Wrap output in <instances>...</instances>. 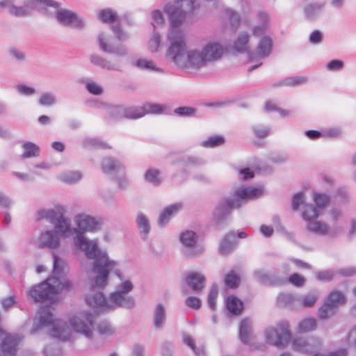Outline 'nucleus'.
<instances>
[{"mask_svg":"<svg viewBox=\"0 0 356 356\" xmlns=\"http://www.w3.org/2000/svg\"><path fill=\"white\" fill-rule=\"evenodd\" d=\"M74 221L76 228L72 229L76 234L74 243L76 246L85 252L86 257L92 259V269L96 274L90 280V289H104L108 284V274L112 270L115 260L110 259L106 250H102L95 241H88L85 236L86 232L97 229L99 222L94 217L86 214H79L75 216Z\"/></svg>","mask_w":356,"mask_h":356,"instance_id":"nucleus-1","label":"nucleus"},{"mask_svg":"<svg viewBox=\"0 0 356 356\" xmlns=\"http://www.w3.org/2000/svg\"><path fill=\"white\" fill-rule=\"evenodd\" d=\"M185 6L188 10L193 11L195 8V0H176L173 3H168L164 7L170 26L168 33L170 44L166 56L181 67L185 66L184 52L186 48L184 31L179 28L186 19Z\"/></svg>","mask_w":356,"mask_h":356,"instance_id":"nucleus-2","label":"nucleus"},{"mask_svg":"<svg viewBox=\"0 0 356 356\" xmlns=\"http://www.w3.org/2000/svg\"><path fill=\"white\" fill-rule=\"evenodd\" d=\"M72 289V284L70 280L62 282L58 277H49L33 286L28 291V296L35 302L51 305L58 301V295L61 291H70Z\"/></svg>","mask_w":356,"mask_h":356,"instance_id":"nucleus-3","label":"nucleus"},{"mask_svg":"<svg viewBox=\"0 0 356 356\" xmlns=\"http://www.w3.org/2000/svg\"><path fill=\"white\" fill-rule=\"evenodd\" d=\"M56 209H42L37 212V220L46 219L54 225V230L60 236L65 237L74 234L69 220L65 217V207L60 204L56 206Z\"/></svg>","mask_w":356,"mask_h":356,"instance_id":"nucleus-4","label":"nucleus"},{"mask_svg":"<svg viewBox=\"0 0 356 356\" xmlns=\"http://www.w3.org/2000/svg\"><path fill=\"white\" fill-rule=\"evenodd\" d=\"M56 9V12H51L47 8H44L42 9V13L48 17L54 18L58 24L62 26L70 27L79 31L86 28L84 18L76 12L61 8L60 6Z\"/></svg>","mask_w":356,"mask_h":356,"instance_id":"nucleus-5","label":"nucleus"},{"mask_svg":"<svg viewBox=\"0 0 356 356\" xmlns=\"http://www.w3.org/2000/svg\"><path fill=\"white\" fill-rule=\"evenodd\" d=\"M53 316V312L49 305L41 307L40 309L39 321L36 325H33L31 332L33 334L44 326H51L55 337L63 341H67L69 337L65 328L60 325V321L54 320Z\"/></svg>","mask_w":356,"mask_h":356,"instance_id":"nucleus-6","label":"nucleus"},{"mask_svg":"<svg viewBox=\"0 0 356 356\" xmlns=\"http://www.w3.org/2000/svg\"><path fill=\"white\" fill-rule=\"evenodd\" d=\"M292 337L289 330V324L286 321L277 323V327H268L265 330L266 341L270 345L277 347H284Z\"/></svg>","mask_w":356,"mask_h":356,"instance_id":"nucleus-7","label":"nucleus"},{"mask_svg":"<svg viewBox=\"0 0 356 356\" xmlns=\"http://www.w3.org/2000/svg\"><path fill=\"white\" fill-rule=\"evenodd\" d=\"M237 209L229 197L221 198L212 211V223L218 229L224 228L232 210Z\"/></svg>","mask_w":356,"mask_h":356,"instance_id":"nucleus-8","label":"nucleus"},{"mask_svg":"<svg viewBox=\"0 0 356 356\" xmlns=\"http://www.w3.org/2000/svg\"><path fill=\"white\" fill-rule=\"evenodd\" d=\"M181 243L189 249L184 251V254L187 258H193L204 252V248L202 245H196L197 241V234L191 230L182 232L179 236Z\"/></svg>","mask_w":356,"mask_h":356,"instance_id":"nucleus-9","label":"nucleus"},{"mask_svg":"<svg viewBox=\"0 0 356 356\" xmlns=\"http://www.w3.org/2000/svg\"><path fill=\"white\" fill-rule=\"evenodd\" d=\"M264 190L261 187H245L234 191L233 201L235 207L239 209L248 200H254L262 195Z\"/></svg>","mask_w":356,"mask_h":356,"instance_id":"nucleus-10","label":"nucleus"},{"mask_svg":"<svg viewBox=\"0 0 356 356\" xmlns=\"http://www.w3.org/2000/svg\"><path fill=\"white\" fill-rule=\"evenodd\" d=\"M273 48L272 38L268 35H263L259 41L256 51L249 50L247 51V55L250 60H255L257 58L264 59L270 55Z\"/></svg>","mask_w":356,"mask_h":356,"instance_id":"nucleus-11","label":"nucleus"},{"mask_svg":"<svg viewBox=\"0 0 356 356\" xmlns=\"http://www.w3.org/2000/svg\"><path fill=\"white\" fill-rule=\"evenodd\" d=\"M94 316L90 312L84 314V319L79 316H73L70 318V323L73 330L79 333L84 334L87 337H91Z\"/></svg>","mask_w":356,"mask_h":356,"instance_id":"nucleus-12","label":"nucleus"},{"mask_svg":"<svg viewBox=\"0 0 356 356\" xmlns=\"http://www.w3.org/2000/svg\"><path fill=\"white\" fill-rule=\"evenodd\" d=\"M145 115L144 106L124 108L120 106H114L110 110V115L115 119H138Z\"/></svg>","mask_w":356,"mask_h":356,"instance_id":"nucleus-13","label":"nucleus"},{"mask_svg":"<svg viewBox=\"0 0 356 356\" xmlns=\"http://www.w3.org/2000/svg\"><path fill=\"white\" fill-rule=\"evenodd\" d=\"M97 42L100 49L104 53L113 54L118 57H124L128 55L129 51L126 45L107 42L104 33H100L98 35Z\"/></svg>","mask_w":356,"mask_h":356,"instance_id":"nucleus-14","label":"nucleus"},{"mask_svg":"<svg viewBox=\"0 0 356 356\" xmlns=\"http://www.w3.org/2000/svg\"><path fill=\"white\" fill-rule=\"evenodd\" d=\"M85 300L88 305L102 312L110 310L113 308L112 305L108 302L104 293L101 291L86 295Z\"/></svg>","mask_w":356,"mask_h":356,"instance_id":"nucleus-15","label":"nucleus"},{"mask_svg":"<svg viewBox=\"0 0 356 356\" xmlns=\"http://www.w3.org/2000/svg\"><path fill=\"white\" fill-rule=\"evenodd\" d=\"M185 282L194 293H200L206 286L207 279L200 273L192 271L185 276Z\"/></svg>","mask_w":356,"mask_h":356,"instance_id":"nucleus-16","label":"nucleus"},{"mask_svg":"<svg viewBox=\"0 0 356 356\" xmlns=\"http://www.w3.org/2000/svg\"><path fill=\"white\" fill-rule=\"evenodd\" d=\"M326 5V1L311 2L303 8V15L309 22H315L321 15Z\"/></svg>","mask_w":356,"mask_h":356,"instance_id":"nucleus-17","label":"nucleus"},{"mask_svg":"<svg viewBox=\"0 0 356 356\" xmlns=\"http://www.w3.org/2000/svg\"><path fill=\"white\" fill-rule=\"evenodd\" d=\"M207 63L220 59L224 52L222 46L217 42H209L202 49Z\"/></svg>","mask_w":356,"mask_h":356,"instance_id":"nucleus-18","label":"nucleus"},{"mask_svg":"<svg viewBox=\"0 0 356 356\" xmlns=\"http://www.w3.org/2000/svg\"><path fill=\"white\" fill-rule=\"evenodd\" d=\"M184 61H185V66L184 67H186V62H188V65L195 69H199L207 63L205 60V58L203 56V54L201 51H199L198 50H190L187 52L186 56V60L185 58V51L184 52ZM178 66V65H177Z\"/></svg>","mask_w":356,"mask_h":356,"instance_id":"nucleus-19","label":"nucleus"},{"mask_svg":"<svg viewBox=\"0 0 356 356\" xmlns=\"http://www.w3.org/2000/svg\"><path fill=\"white\" fill-rule=\"evenodd\" d=\"M237 243L236 236L234 231L227 233L221 240L218 252L221 255H228L234 249Z\"/></svg>","mask_w":356,"mask_h":356,"instance_id":"nucleus-20","label":"nucleus"},{"mask_svg":"<svg viewBox=\"0 0 356 356\" xmlns=\"http://www.w3.org/2000/svg\"><path fill=\"white\" fill-rule=\"evenodd\" d=\"M225 307L229 316H236L242 313L244 304L238 297L231 295L226 299Z\"/></svg>","mask_w":356,"mask_h":356,"instance_id":"nucleus-21","label":"nucleus"},{"mask_svg":"<svg viewBox=\"0 0 356 356\" xmlns=\"http://www.w3.org/2000/svg\"><path fill=\"white\" fill-rule=\"evenodd\" d=\"M17 339L10 334H7L3 339L0 346V353L1 356L9 355L14 356L17 353Z\"/></svg>","mask_w":356,"mask_h":356,"instance_id":"nucleus-22","label":"nucleus"},{"mask_svg":"<svg viewBox=\"0 0 356 356\" xmlns=\"http://www.w3.org/2000/svg\"><path fill=\"white\" fill-rule=\"evenodd\" d=\"M182 207V203H175L170 204L161 212L159 219L158 225L160 227L165 226L172 218Z\"/></svg>","mask_w":356,"mask_h":356,"instance_id":"nucleus-23","label":"nucleus"},{"mask_svg":"<svg viewBox=\"0 0 356 356\" xmlns=\"http://www.w3.org/2000/svg\"><path fill=\"white\" fill-rule=\"evenodd\" d=\"M89 59L92 64L103 70L108 71H121L120 67L118 65L112 63L109 60L101 55L97 54H92Z\"/></svg>","mask_w":356,"mask_h":356,"instance_id":"nucleus-24","label":"nucleus"},{"mask_svg":"<svg viewBox=\"0 0 356 356\" xmlns=\"http://www.w3.org/2000/svg\"><path fill=\"white\" fill-rule=\"evenodd\" d=\"M102 169L105 174H113L124 172V166L115 159L107 156L102 161Z\"/></svg>","mask_w":356,"mask_h":356,"instance_id":"nucleus-25","label":"nucleus"},{"mask_svg":"<svg viewBox=\"0 0 356 356\" xmlns=\"http://www.w3.org/2000/svg\"><path fill=\"white\" fill-rule=\"evenodd\" d=\"M58 234L54 230H47L40 236V247L56 248L60 244Z\"/></svg>","mask_w":356,"mask_h":356,"instance_id":"nucleus-26","label":"nucleus"},{"mask_svg":"<svg viewBox=\"0 0 356 356\" xmlns=\"http://www.w3.org/2000/svg\"><path fill=\"white\" fill-rule=\"evenodd\" d=\"M166 321L165 307L162 303H158L153 313V325L156 329L163 327Z\"/></svg>","mask_w":356,"mask_h":356,"instance_id":"nucleus-27","label":"nucleus"},{"mask_svg":"<svg viewBox=\"0 0 356 356\" xmlns=\"http://www.w3.org/2000/svg\"><path fill=\"white\" fill-rule=\"evenodd\" d=\"M136 223L141 238L145 240L150 232V224L148 218L144 213H139L136 218Z\"/></svg>","mask_w":356,"mask_h":356,"instance_id":"nucleus-28","label":"nucleus"},{"mask_svg":"<svg viewBox=\"0 0 356 356\" xmlns=\"http://www.w3.org/2000/svg\"><path fill=\"white\" fill-rule=\"evenodd\" d=\"M37 4H42L46 7L58 8L60 3L54 0H24L23 7L31 13V10L36 8Z\"/></svg>","mask_w":356,"mask_h":356,"instance_id":"nucleus-29","label":"nucleus"},{"mask_svg":"<svg viewBox=\"0 0 356 356\" xmlns=\"http://www.w3.org/2000/svg\"><path fill=\"white\" fill-rule=\"evenodd\" d=\"M251 328L250 321L248 318H243L239 324L238 337L242 343L249 344L250 341Z\"/></svg>","mask_w":356,"mask_h":356,"instance_id":"nucleus-30","label":"nucleus"},{"mask_svg":"<svg viewBox=\"0 0 356 356\" xmlns=\"http://www.w3.org/2000/svg\"><path fill=\"white\" fill-rule=\"evenodd\" d=\"M329 305L334 309L346 302V297L344 294L337 290H332L325 299Z\"/></svg>","mask_w":356,"mask_h":356,"instance_id":"nucleus-31","label":"nucleus"},{"mask_svg":"<svg viewBox=\"0 0 356 356\" xmlns=\"http://www.w3.org/2000/svg\"><path fill=\"white\" fill-rule=\"evenodd\" d=\"M145 114L150 113L154 115H172V112L168 106L161 104L147 103L144 105Z\"/></svg>","mask_w":356,"mask_h":356,"instance_id":"nucleus-32","label":"nucleus"},{"mask_svg":"<svg viewBox=\"0 0 356 356\" xmlns=\"http://www.w3.org/2000/svg\"><path fill=\"white\" fill-rule=\"evenodd\" d=\"M293 346L295 350L302 353L309 354L314 351V346L309 343L307 339L300 337L293 339Z\"/></svg>","mask_w":356,"mask_h":356,"instance_id":"nucleus-33","label":"nucleus"},{"mask_svg":"<svg viewBox=\"0 0 356 356\" xmlns=\"http://www.w3.org/2000/svg\"><path fill=\"white\" fill-rule=\"evenodd\" d=\"M250 37L247 33H240L237 39L234 41L233 49L237 53H246L249 50H247V45L249 42Z\"/></svg>","mask_w":356,"mask_h":356,"instance_id":"nucleus-34","label":"nucleus"},{"mask_svg":"<svg viewBox=\"0 0 356 356\" xmlns=\"http://www.w3.org/2000/svg\"><path fill=\"white\" fill-rule=\"evenodd\" d=\"M316 328V321L314 318H305L298 325L297 332L298 333H306L312 332Z\"/></svg>","mask_w":356,"mask_h":356,"instance_id":"nucleus-35","label":"nucleus"},{"mask_svg":"<svg viewBox=\"0 0 356 356\" xmlns=\"http://www.w3.org/2000/svg\"><path fill=\"white\" fill-rule=\"evenodd\" d=\"M134 289V285L130 280H126L118 285L116 291L111 293L109 297H112L115 301L118 300L123 294L128 293Z\"/></svg>","mask_w":356,"mask_h":356,"instance_id":"nucleus-36","label":"nucleus"},{"mask_svg":"<svg viewBox=\"0 0 356 356\" xmlns=\"http://www.w3.org/2000/svg\"><path fill=\"white\" fill-rule=\"evenodd\" d=\"M319 216V210L312 204H305L303 205V210L302 216L303 219L307 222L318 218Z\"/></svg>","mask_w":356,"mask_h":356,"instance_id":"nucleus-37","label":"nucleus"},{"mask_svg":"<svg viewBox=\"0 0 356 356\" xmlns=\"http://www.w3.org/2000/svg\"><path fill=\"white\" fill-rule=\"evenodd\" d=\"M83 146L86 149H111L109 146L105 142L101 140L98 138H86L83 140Z\"/></svg>","mask_w":356,"mask_h":356,"instance_id":"nucleus-38","label":"nucleus"},{"mask_svg":"<svg viewBox=\"0 0 356 356\" xmlns=\"http://www.w3.org/2000/svg\"><path fill=\"white\" fill-rule=\"evenodd\" d=\"M241 282V278L234 270H231L225 275L224 283L227 289H235L238 287Z\"/></svg>","mask_w":356,"mask_h":356,"instance_id":"nucleus-39","label":"nucleus"},{"mask_svg":"<svg viewBox=\"0 0 356 356\" xmlns=\"http://www.w3.org/2000/svg\"><path fill=\"white\" fill-rule=\"evenodd\" d=\"M144 179L146 182L154 186H158L161 183L160 172L156 169L149 168L147 170L144 174Z\"/></svg>","mask_w":356,"mask_h":356,"instance_id":"nucleus-40","label":"nucleus"},{"mask_svg":"<svg viewBox=\"0 0 356 356\" xmlns=\"http://www.w3.org/2000/svg\"><path fill=\"white\" fill-rule=\"evenodd\" d=\"M111 302L117 307L131 309L135 306V300L131 296H126L123 294L118 300H115L112 297H109Z\"/></svg>","mask_w":356,"mask_h":356,"instance_id":"nucleus-41","label":"nucleus"},{"mask_svg":"<svg viewBox=\"0 0 356 356\" xmlns=\"http://www.w3.org/2000/svg\"><path fill=\"white\" fill-rule=\"evenodd\" d=\"M22 147L24 149V153L22 155V158H31L40 155L39 147L32 142L26 141L24 143Z\"/></svg>","mask_w":356,"mask_h":356,"instance_id":"nucleus-42","label":"nucleus"},{"mask_svg":"<svg viewBox=\"0 0 356 356\" xmlns=\"http://www.w3.org/2000/svg\"><path fill=\"white\" fill-rule=\"evenodd\" d=\"M225 143V138L223 136L214 135L208 137L205 140L201 142L200 145L204 147H216L221 146Z\"/></svg>","mask_w":356,"mask_h":356,"instance_id":"nucleus-43","label":"nucleus"},{"mask_svg":"<svg viewBox=\"0 0 356 356\" xmlns=\"http://www.w3.org/2000/svg\"><path fill=\"white\" fill-rule=\"evenodd\" d=\"M307 229L316 234L325 235L327 232V226L325 222L312 220L307 222Z\"/></svg>","mask_w":356,"mask_h":356,"instance_id":"nucleus-44","label":"nucleus"},{"mask_svg":"<svg viewBox=\"0 0 356 356\" xmlns=\"http://www.w3.org/2000/svg\"><path fill=\"white\" fill-rule=\"evenodd\" d=\"M99 19L103 23H109L118 21V17L112 9L104 8L99 12Z\"/></svg>","mask_w":356,"mask_h":356,"instance_id":"nucleus-45","label":"nucleus"},{"mask_svg":"<svg viewBox=\"0 0 356 356\" xmlns=\"http://www.w3.org/2000/svg\"><path fill=\"white\" fill-rule=\"evenodd\" d=\"M296 300V297L291 293H280L277 297V304L279 307H291Z\"/></svg>","mask_w":356,"mask_h":356,"instance_id":"nucleus-46","label":"nucleus"},{"mask_svg":"<svg viewBox=\"0 0 356 356\" xmlns=\"http://www.w3.org/2000/svg\"><path fill=\"white\" fill-rule=\"evenodd\" d=\"M172 113L181 118H191L195 115L196 109L193 107L183 106L175 108Z\"/></svg>","mask_w":356,"mask_h":356,"instance_id":"nucleus-47","label":"nucleus"},{"mask_svg":"<svg viewBox=\"0 0 356 356\" xmlns=\"http://www.w3.org/2000/svg\"><path fill=\"white\" fill-rule=\"evenodd\" d=\"M82 178V174L79 171H70L60 175V179L65 183H75Z\"/></svg>","mask_w":356,"mask_h":356,"instance_id":"nucleus-48","label":"nucleus"},{"mask_svg":"<svg viewBox=\"0 0 356 356\" xmlns=\"http://www.w3.org/2000/svg\"><path fill=\"white\" fill-rule=\"evenodd\" d=\"M336 310L325 300L318 310V316L321 320L327 319L330 316L333 315Z\"/></svg>","mask_w":356,"mask_h":356,"instance_id":"nucleus-49","label":"nucleus"},{"mask_svg":"<svg viewBox=\"0 0 356 356\" xmlns=\"http://www.w3.org/2000/svg\"><path fill=\"white\" fill-rule=\"evenodd\" d=\"M134 65L138 68L152 70L156 72H163V70L154 65V63L150 60L144 59H138L134 62Z\"/></svg>","mask_w":356,"mask_h":356,"instance_id":"nucleus-50","label":"nucleus"},{"mask_svg":"<svg viewBox=\"0 0 356 356\" xmlns=\"http://www.w3.org/2000/svg\"><path fill=\"white\" fill-rule=\"evenodd\" d=\"M315 207L319 210L323 209L330 202V197L325 193H314Z\"/></svg>","mask_w":356,"mask_h":356,"instance_id":"nucleus-51","label":"nucleus"},{"mask_svg":"<svg viewBox=\"0 0 356 356\" xmlns=\"http://www.w3.org/2000/svg\"><path fill=\"white\" fill-rule=\"evenodd\" d=\"M253 275L258 282L265 286H270V273L263 270L256 269Z\"/></svg>","mask_w":356,"mask_h":356,"instance_id":"nucleus-52","label":"nucleus"},{"mask_svg":"<svg viewBox=\"0 0 356 356\" xmlns=\"http://www.w3.org/2000/svg\"><path fill=\"white\" fill-rule=\"evenodd\" d=\"M259 17L263 21L262 24L257 25L253 28L252 33L255 36L261 35L266 31L267 26V14L265 12H259Z\"/></svg>","mask_w":356,"mask_h":356,"instance_id":"nucleus-53","label":"nucleus"},{"mask_svg":"<svg viewBox=\"0 0 356 356\" xmlns=\"http://www.w3.org/2000/svg\"><path fill=\"white\" fill-rule=\"evenodd\" d=\"M334 274L335 271L331 269L320 270L315 273V277L318 281L328 282L333 280Z\"/></svg>","mask_w":356,"mask_h":356,"instance_id":"nucleus-54","label":"nucleus"},{"mask_svg":"<svg viewBox=\"0 0 356 356\" xmlns=\"http://www.w3.org/2000/svg\"><path fill=\"white\" fill-rule=\"evenodd\" d=\"M177 163H181L184 165H188L189 164L193 165L195 166H199L204 164V161L202 159L193 156H182L177 159Z\"/></svg>","mask_w":356,"mask_h":356,"instance_id":"nucleus-55","label":"nucleus"},{"mask_svg":"<svg viewBox=\"0 0 356 356\" xmlns=\"http://www.w3.org/2000/svg\"><path fill=\"white\" fill-rule=\"evenodd\" d=\"M270 286H282L287 283L285 276L280 275L279 273L273 271L270 272Z\"/></svg>","mask_w":356,"mask_h":356,"instance_id":"nucleus-56","label":"nucleus"},{"mask_svg":"<svg viewBox=\"0 0 356 356\" xmlns=\"http://www.w3.org/2000/svg\"><path fill=\"white\" fill-rule=\"evenodd\" d=\"M80 81L86 83V88L87 90L92 95H99L103 92V88L94 81H87L85 79H81Z\"/></svg>","mask_w":356,"mask_h":356,"instance_id":"nucleus-57","label":"nucleus"},{"mask_svg":"<svg viewBox=\"0 0 356 356\" xmlns=\"http://www.w3.org/2000/svg\"><path fill=\"white\" fill-rule=\"evenodd\" d=\"M218 291L216 285L213 284L209 289V292L207 297V302L209 308L212 310L216 308V300L218 297Z\"/></svg>","mask_w":356,"mask_h":356,"instance_id":"nucleus-58","label":"nucleus"},{"mask_svg":"<svg viewBox=\"0 0 356 356\" xmlns=\"http://www.w3.org/2000/svg\"><path fill=\"white\" fill-rule=\"evenodd\" d=\"M97 330L101 335H112L115 330L107 321L99 322L97 325Z\"/></svg>","mask_w":356,"mask_h":356,"instance_id":"nucleus-59","label":"nucleus"},{"mask_svg":"<svg viewBox=\"0 0 356 356\" xmlns=\"http://www.w3.org/2000/svg\"><path fill=\"white\" fill-rule=\"evenodd\" d=\"M344 62L340 59H333L327 63L325 67L330 72H339L344 68Z\"/></svg>","mask_w":356,"mask_h":356,"instance_id":"nucleus-60","label":"nucleus"},{"mask_svg":"<svg viewBox=\"0 0 356 356\" xmlns=\"http://www.w3.org/2000/svg\"><path fill=\"white\" fill-rule=\"evenodd\" d=\"M38 103L41 106H50L54 105L56 103L55 96L50 93L46 92L44 93L39 99Z\"/></svg>","mask_w":356,"mask_h":356,"instance_id":"nucleus-61","label":"nucleus"},{"mask_svg":"<svg viewBox=\"0 0 356 356\" xmlns=\"http://www.w3.org/2000/svg\"><path fill=\"white\" fill-rule=\"evenodd\" d=\"M111 29L115 35L116 39L119 41H125L129 38V36L127 33H125L120 26V24H116L111 25Z\"/></svg>","mask_w":356,"mask_h":356,"instance_id":"nucleus-62","label":"nucleus"},{"mask_svg":"<svg viewBox=\"0 0 356 356\" xmlns=\"http://www.w3.org/2000/svg\"><path fill=\"white\" fill-rule=\"evenodd\" d=\"M226 13L229 17V20L231 26L233 29H237L241 22L239 15L237 14L236 12L229 8L226 10Z\"/></svg>","mask_w":356,"mask_h":356,"instance_id":"nucleus-63","label":"nucleus"},{"mask_svg":"<svg viewBox=\"0 0 356 356\" xmlns=\"http://www.w3.org/2000/svg\"><path fill=\"white\" fill-rule=\"evenodd\" d=\"M318 300V296L315 293H309L302 297V305L304 307H312Z\"/></svg>","mask_w":356,"mask_h":356,"instance_id":"nucleus-64","label":"nucleus"}]
</instances>
